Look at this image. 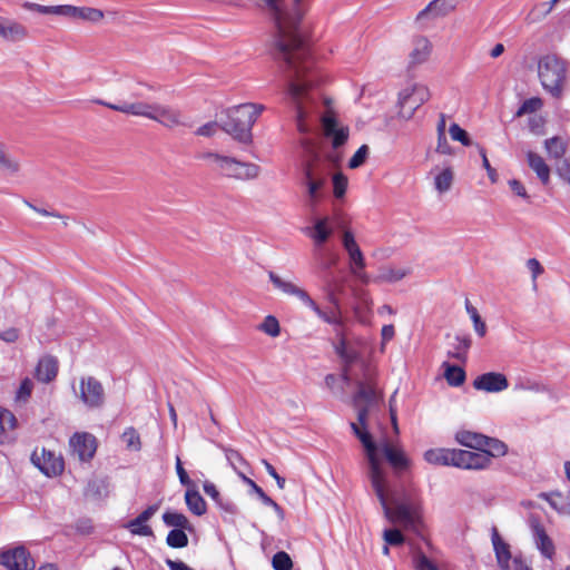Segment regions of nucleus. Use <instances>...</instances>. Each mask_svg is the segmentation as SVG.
<instances>
[{
  "label": "nucleus",
  "mask_w": 570,
  "mask_h": 570,
  "mask_svg": "<svg viewBox=\"0 0 570 570\" xmlns=\"http://www.w3.org/2000/svg\"><path fill=\"white\" fill-rule=\"evenodd\" d=\"M306 0H293V11H287L285 0H259L262 6L272 17L277 40L276 45L283 55L286 68L285 76L287 78V94L296 111V125L301 132L309 131L307 117L309 114L307 80H303V76L309 70L308 49L297 33V24L304 14V6Z\"/></svg>",
  "instance_id": "f257e3e1"
},
{
  "label": "nucleus",
  "mask_w": 570,
  "mask_h": 570,
  "mask_svg": "<svg viewBox=\"0 0 570 570\" xmlns=\"http://www.w3.org/2000/svg\"><path fill=\"white\" fill-rule=\"evenodd\" d=\"M351 428L365 449L368 478L385 518L393 524L416 530L420 521L416 501L410 492L391 484L379 456L381 449L391 466L400 473L409 468L410 462L405 453L386 440L377 445L371 434L366 430H361L356 423H351Z\"/></svg>",
  "instance_id": "f03ea898"
},
{
  "label": "nucleus",
  "mask_w": 570,
  "mask_h": 570,
  "mask_svg": "<svg viewBox=\"0 0 570 570\" xmlns=\"http://www.w3.org/2000/svg\"><path fill=\"white\" fill-rule=\"evenodd\" d=\"M109 109L134 116L146 117L169 129L179 126L189 127L187 118L183 112L167 105L148 104L145 101H121L117 104H109Z\"/></svg>",
  "instance_id": "7ed1b4c3"
},
{
  "label": "nucleus",
  "mask_w": 570,
  "mask_h": 570,
  "mask_svg": "<svg viewBox=\"0 0 570 570\" xmlns=\"http://www.w3.org/2000/svg\"><path fill=\"white\" fill-rule=\"evenodd\" d=\"M196 158L206 161L220 176L236 180H254L262 173L261 166L255 163L242 161L235 157L216 151H202Z\"/></svg>",
  "instance_id": "20e7f679"
},
{
  "label": "nucleus",
  "mask_w": 570,
  "mask_h": 570,
  "mask_svg": "<svg viewBox=\"0 0 570 570\" xmlns=\"http://www.w3.org/2000/svg\"><path fill=\"white\" fill-rule=\"evenodd\" d=\"M264 107L255 104H243L227 111V119L222 122L220 129L240 144H250L252 128Z\"/></svg>",
  "instance_id": "39448f33"
},
{
  "label": "nucleus",
  "mask_w": 570,
  "mask_h": 570,
  "mask_svg": "<svg viewBox=\"0 0 570 570\" xmlns=\"http://www.w3.org/2000/svg\"><path fill=\"white\" fill-rule=\"evenodd\" d=\"M268 278L273 286L281 291L286 295H292L297 297L305 306L311 308L321 320L328 324H338L340 323V312H338V298L334 289H328L327 298L331 304H333L334 308L330 312H324L320 308L316 302L309 296V294L297 286L296 284L284 279L278 274L274 272L268 273Z\"/></svg>",
  "instance_id": "423d86ee"
},
{
  "label": "nucleus",
  "mask_w": 570,
  "mask_h": 570,
  "mask_svg": "<svg viewBox=\"0 0 570 570\" xmlns=\"http://www.w3.org/2000/svg\"><path fill=\"white\" fill-rule=\"evenodd\" d=\"M311 156L304 169L307 187L308 205L314 208L323 196L324 186L332 170V165L338 160V156H330V163L323 160L321 156L308 147Z\"/></svg>",
  "instance_id": "0eeeda50"
},
{
  "label": "nucleus",
  "mask_w": 570,
  "mask_h": 570,
  "mask_svg": "<svg viewBox=\"0 0 570 570\" xmlns=\"http://www.w3.org/2000/svg\"><path fill=\"white\" fill-rule=\"evenodd\" d=\"M538 75L542 87L551 96L560 98L567 78L566 62L554 56H543L538 62Z\"/></svg>",
  "instance_id": "6e6552de"
},
{
  "label": "nucleus",
  "mask_w": 570,
  "mask_h": 570,
  "mask_svg": "<svg viewBox=\"0 0 570 570\" xmlns=\"http://www.w3.org/2000/svg\"><path fill=\"white\" fill-rule=\"evenodd\" d=\"M431 97L428 86L423 83H411L399 92L400 115L410 119L414 111L426 102Z\"/></svg>",
  "instance_id": "1a4fd4ad"
},
{
  "label": "nucleus",
  "mask_w": 570,
  "mask_h": 570,
  "mask_svg": "<svg viewBox=\"0 0 570 570\" xmlns=\"http://www.w3.org/2000/svg\"><path fill=\"white\" fill-rule=\"evenodd\" d=\"M31 462L47 476H57L63 471V460L46 449L35 450Z\"/></svg>",
  "instance_id": "9d476101"
},
{
  "label": "nucleus",
  "mask_w": 570,
  "mask_h": 570,
  "mask_svg": "<svg viewBox=\"0 0 570 570\" xmlns=\"http://www.w3.org/2000/svg\"><path fill=\"white\" fill-rule=\"evenodd\" d=\"M0 563L9 570H32L35 562L23 547L2 551Z\"/></svg>",
  "instance_id": "9b49d317"
},
{
  "label": "nucleus",
  "mask_w": 570,
  "mask_h": 570,
  "mask_svg": "<svg viewBox=\"0 0 570 570\" xmlns=\"http://www.w3.org/2000/svg\"><path fill=\"white\" fill-rule=\"evenodd\" d=\"M376 400L375 389L370 383H360L355 395V404L358 409L357 425L361 430H366V416L368 406Z\"/></svg>",
  "instance_id": "f8f14e48"
},
{
  "label": "nucleus",
  "mask_w": 570,
  "mask_h": 570,
  "mask_svg": "<svg viewBox=\"0 0 570 570\" xmlns=\"http://www.w3.org/2000/svg\"><path fill=\"white\" fill-rule=\"evenodd\" d=\"M80 399L89 407H98L104 403V386L92 376L80 381Z\"/></svg>",
  "instance_id": "ddd939ff"
},
{
  "label": "nucleus",
  "mask_w": 570,
  "mask_h": 570,
  "mask_svg": "<svg viewBox=\"0 0 570 570\" xmlns=\"http://www.w3.org/2000/svg\"><path fill=\"white\" fill-rule=\"evenodd\" d=\"M490 454L488 452H472L458 450L455 468L466 470H484L490 466Z\"/></svg>",
  "instance_id": "4468645a"
},
{
  "label": "nucleus",
  "mask_w": 570,
  "mask_h": 570,
  "mask_svg": "<svg viewBox=\"0 0 570 570\" xmlns=\"http://www.w3.org/2000/svg\"><path fill=\"white\" fill-rule=\"evenodd\" d=\"M322 129L326 138L332 140L333 148L343 146L348 138V128L337 122L333 115L322 117Z\"/></svg>",
  "instance_id": "2eb2a0df"
},
{
  "label": "nucleus",
  "mask_w": 570,
  "mask_h": 570,
  "mask_svg": "<svg viewBox=\"0 0 570 570\" xmlns=\"http://www.w3.org/2000/svg\"><path fill=\"white\" fill-rule=\"evenodd\" d=\"M62 17L72 21H83L89 23H97L104 20L105 12L100 9L91 7H76L71 4H63Z\"/></svg>",
  "instance_id": "dca6fc26"
},
{
  "label": "nucleus",
  "mask_w": 570,
  "mask_h": 570,
  "mask_svg": "<svg viewBox=\"0 0 570 570\" xmlns=\"http://www.w3.org/2000/svg\"><path fill=\"white\" fill-rule=\"evenodd\" d=\"M158 511V505L153 504L149 505L146 510H144L140 514H138L135 519L128 521L125 524V528L129 530L132 535L139 537H154L153 528L148 524V521L156 514Z\"/></svg>",
  "instance_id": "f3484780"
},
{
  "label": "nucleus",
  "mask_w": 570,
  "mask_h": 570,
  "mask_svg": "<svg viewBox=\"0 0 570 570\" xmlns=\"http://www.w3.org/2000/svg\"><path fill=\"white\" fill-rule=\"evenodd\" d=\"M69 443L73 454L81 461L90 460L97 450L96 439L89 433H76Z\"/></svg>",
  "instance_id": "a211bd4d"
},
{
  "label": "nucleus",
  "mask_w": 570,
  "mask_h": 570,
  "mask_svg": "<svg viewBox=\"0 0 570 570\" xmlns=\"http://www.w3.org/2000/svg\"><path fill=\"white\" fill-rule=\"evenodd\" d=\"M473 386L475 390L479 391L497 393L507 390L509 386V382L505 375L497 372H489L479 375L474 380Z\"/></svg>",
  "instance_id": "6ab92c4d"
},
{
  "label": "nucleus",
  "mask_w": 570,
  "mask_h": 570,
  "mask_svg": "<svg viewBox=\"0 0 570 570\" xmlns=\"http://www.w3.org/2000/svg\"><path fill=\"white\" fill-rule=\"evenodd\" d=\"M333 222L330 217L315 219L312 227L306 229V235L313 240L315 248H321L333 234Z\"/></svg>",
  "instance_id": "aec40b11"
},
{
  "label": "nucleus",
  "mask_w": 570,
  "mask_h": 570,
  "mask_svg": "<svg viewBox=\"0 0 570 570\" xmlns=\"http://www.w3.org/2000/svg\"><path fill=\"white\" fill-rule=\"evenodd\" d=\"M29 31L27 27L18 21L0 19V38L8 42H19L27 39Z\"/></svg>",
  "instance_id": "412c9836"
},
{
  "label": "nucleus",
  "mask_w": 570,
  "mask_h": 570,
  "mask_svg": "<svg viewBox=\"0 0 570 570\" xmlns=\"http://www.w3.org/2000/svg\"><path fill=\"white\" fill-rule=\"evenodd\" d=\"M412 273L410 266L386 265L379 269L377 275L373 278L374 283H397Z\"/></svg>",
  "instance_id": "4be33fe9"
},
{
  "label": "nucleus",
  "mask_w": 570,
  "mask_h": 570,
  "mask_svg": "<svg viewBox=\"0 0 570 570\" xmlns=\"http://www.w3.org/2000/svg\"><path fill=\"white\" fill-rule=\"evenodd\" d=\"M491 540L493 544V550L495 552L498 566L502 570H508L511 560L510 546L501 538L497 528L492 529Z\"/></svg>",
  "instance_id": "5701e85b"
},
{
  "label": "nucleus",
  "mask_w": 570,
  "mask_h": 570,
  "mask_svg": "<svg viewBox=\"0 0 570 570\" xmlns=\"http://www.w3.org/2000/svg\"><path fill=\"white\" fill-rule=\"evenodd\" d=\"M432 51V43L425 37H416L413 39V48L409 53L411 66H417L425 62Z\"/></svg>",
  "instance_id": "b1692460"
},
{
  "label": "nucleus",
  "mask_w": 570,
  "mask_h": 570,
  "mask_svg": "<svg viewBox=\"0 0 570 570\" xmlns=\"http://www.w3.org/2000/svg\"><path fill=\"white\" fill-rule=\"evenodd\" d=\"M58 374V361L56 357L46 355L41 357L36 367V377L42 383H49Z\"/></svg>",
  "instance_id": "393cba45"
},
{
  "label": "nucleus",
  "mask_w": 570,
  "mask_h": 570,
  "mask_svg": "<svg viewBox=\"0 0 570 570\" xmlns=\"http://www.w3.org/2000/svg\"><path fill=\"white\" fill-rule=\"evenodd\" d=\"M456 449H431L424 453L426 462L434 465H453L456 463Z\"/></svg>",
  "instance_id": "a878e982"
},
{
  "label": "nucleus",
  "mask_w": 570,
  "mask_h": 570,
  "mask_svg": "<svg viewBox=\"0 0 570 570\" xmlns=\"http://www.w3.org/2000/svg\"><path fill=\"white\" fill-rule=\"evenodd\" d=\"M532 531L537 548L546 558L552 559L554 554V544L548 537L544 528L540 523L535 522L532 523Z\"/></svg>",
  "instance_id": "bb28decb"
},
{
  "label": "nucleus",
  "mask_w": 570,
  "mask_h": 570,
  "mask_svg": "<svg viewBox=\"0 0 570 570\" xmlns=\"http://www.w3.org/2000/svg\"><path fill=\"white\" fill-rule=\"evenodd\" d=\"M17 426V419L7 409L0 407V444L13 441L12 432Z\"/></svg>",
  "instance_id": "cd10ccee"
},
{
  "label": "nucleus",
  "mask_w": 570,
  "mask_h": 570,
  "mask_svg": "<svg viewBox=\"0 0 570 570\" xmlns=\"http://www.w3.org/2000/svg\"><path fill=\"white\" fill-rule=\"evenodd\" d=\"M455 8V4H448L444 0H433L426 8L419 12L416 21L421 22L426 17L432 18L446 16Z\"/></svg>",
  "instance_id": "c85d7f7f"
},
{
  "label": "nucleus",
  "mask_w": 570,
  "mask_h": 570,
  "mask_svg": "<svg viewBox=\"0 0 570 570\" xmlns=\"http://www.w3.org/2000/svg\"><path fill=\"white\" fill-rule=\"evenodd\" d=\"M527 160L529 167L537 174L541 183L547 185L550 180V168L544 159L533 151H528Z\"/></svg>",
  "instance_id": "c756f323"
},
{
  "label": "nucleus",
  "mask_w": 570,
  "mask_h": 570,
  "mask_svg": "<svg viewBox=\"0 0 570 570\" xmlns=\"http://www.w3.org/2000/svg\"><path fill=\"white\" fill-rule=\"evenodd\" d=\"M456 441L471 449L481 450L487 443V436L471 431H460L455 436Z\"/></svg>",
  "instance_id": "7c9ffc66"
},
{
  "label": "nucleus",
  "mask_w": 570,
  "mask_h": 570,
  "mask_svg": "<svg viewBox=\"0 0 570 570\" xmlns=\"http://www.w3.org/2000/svg\"><path fill=\"white\" fill-rule=\"evenodd\" d=\"M20 160L6 151L4 146L0 150V171L6 176H16L20 171Z\"/></svg>",
  "instance_id": "2f4dec72"
},
{
  "label": "nucleus",
  "mask_w": 570,
  "mask_h": 570,
  "mask_svg": "<svg viewBox=\"0 0 570 570\" xmlns=\"http://www.w3.org/2000/svg\"><path fill=\"white\" fill-rule=\"evenodd\" d=\"M119 439L125 445V449L129 452H139L142 448L141 438L138 431L132 426L126 428Z\"/></svg>",
  "instance_id": "473e14b6"
},
{
  "label": "nucleus",
  "mask_w": 570,
  "mask_h": 570,
  "mask_svg": "<svg viewBox=\"0 0 570 570\" xmlns=\"http://www.w3.org/2000/svg\"><path fill=\"white\" fill-rule=\"evenodd\" d=\"M185 501L191 513L196 515L206 513V502L197 490L188 489L185 493Z\"/></svg>",
  "instance_id": "72a5a7b5"
},
{
  "label": "nucleus",
  "mask_w": 570,
  "mask_h": 570,
  "mask_svg": "<svg viewBox=\"0 0 570 570\" xmlns=\"http://www.w3.org/2000/svg\"><path fill=\"white\" fill-rule=\"evenodd\" d=\"M163 521L167 527H171L174 529L180 530H193V525L187 519V517L180 512L175 511H166L163 514Z\"/></svg>",
  "instance_id": "f704fd0d"
},
{
  "label": "nucleus",
  "mask_w": 570,
  "mask_h": 570,
  "mask_svg": "<svg viewBox=\"0 0 570 570\" xmlns=\"http://www.w3.org/2000/svg\"><path fill=\"white\" fill-rule=\"evenodd\" d=\"M454 180V173L451 167L443 168L435 175L434 187L440 194L449 191Z\"/></svg>",
  "instance_id": "c9c22d12"
},
{
  "label": "nucleus",
  "mask_w": 570,
  "mask_h": 570,
  "mask_svg": "<svg viewBox=\"0 0 570 570\" xmlns=\"http://www.w3.org/2000/svg\"><path fill=\"white\" fill-rule=\"evenodd\" d=\"M444 376L450 385L460 386L464 383L465 373L461 367L448 363H444Z\"/></svg>",
  "instance_id": "e433bc0d"
},
{
  "label": "nucleus",
  "mask_w": 570,
  "mask_h": 570,
  "mask_svg": "<svg viewBox=\"0 0 570 570\" xmlns=\"http://www.w3.org/2000/svg\"><path fill=\"white\" fill-rule=\"evenodd\" d=\"M482 452H488L490 454V463L492 462V458L502 456L507 453V445L500 440L488 438L487 443L481 449Z\"/></svg>",
  "instance_id": "4c0bfd02"
},
{
  "label": "nucleus",
  "mask_w": 570,
  "mask_h": 570,
  "mask_svg": "<svg viewBox=\"0 0 570 570\" xmlns=\"http://www.w3.org/2000/svg\"><path fill=\"white\" fill-rule=\"evenodd\" d=\"M203 489H204V492L208 497H210L219 507L224 508L225 510L229 511L230 513L235 512V508L230 502H226V503L223 502L220 493L214 483L206 481L203 485Z\"/></svg>",
  "instance_id": "58836bf2"
},
{
  "label": "nucleus",
  "mask_w": 570,
  "mask_h": 570,
  "mask_svg": "<svg viewBox=\"0 0 570 570\" xmlns=\"http://www.w3.org/2000/svg\"><path fill=\"white\" fill-rule=\"evenodd\" d=\"M544 146L548 154L556 159L561 158L566 153V142L559 137L547 139Z\"/></svg>",
  "instance_id": "ea45409f"
},
{
  "label": "nucleus",
  "mask_w": 570,
  "mask_h": 570,
  "mask_svg": "<svg viewBox=\"0 0 570 570\" xmlns=\"http://www.w3.org/2000/svg\"><path fill=\"white\" fill-rule=\"evenodd\" d=\"M166 542L171 548H184L188 544V537L185 530L173 529L167 534Z\"/></svg>",
  "instance_id": "a19ab883"
},
{
  "label": "nucleus",
  "mask_w": 570,
  "mask_h": 570,
  "mask_svg": "<svg viewBox=\"0 0 570 570\" xmlns=\"http://www.w3.org/2000/svg\"><path fill=\"white\" fill-rule=\"evenodd\" d=\"M23 7L30 11H36L41 14H56V16L62 17V13H63V11H62L63 4L42 6V4H38V3L27 2V3H24Z\"/></svg>",
  "instance_id": "79ce46f5"
},
{
  "label": "nucleus",
  "mask_w": 570,
  "mask_h": 570,
  "mask_svg": "<svg viewBox=\"0 0 570 570\" xmlns=\"http://www.w3.org/2000/svg\"><path fill=\"white\" fill-rule=\"evenodd\" d=\"M258 328L271 337H277L281 333L279 322L273 315L266 316Z\"/></svg>",
  "instance_id": "37998d69"
},
{
  "label": "nucleus",
  "mask_w": 570,
  "mask_h": 570,
  "mask_svg": "<svg viewBox=\"0 0 570 570\" xmlns=\"http://www.w3.org/2000/svg\"><path fill=\"white\" fill-rule=\"evenodd\" d=\"M543 102L540 98L533 97L523 101L520 108L515 112V117H522L527 114L538 111L542 107Z\"/></svg>",
  "instance_id": "c03bdc74"
},
{
  "label": "nucleus",
  "mask_w": 570,
  "mask_h": 570,
  "mask_svg": "<svg viewBox=\"0 0 570 570\" xmlns=\"http://www.w3.org/2000/svg\"><path fill=\"white\" fill-rule=\"evenodd\" d=\"M449 135L452 140L459 141L463 146L472 145V140L470 139L469 134L455 122L450 126Z\"/></svg>",
  "instance_id": "a18cd8bd"
},
{
  "label": "nucleus",
  "mask_w": 570,
  "mask_h": 570,
  "mask_svg": "<svg viewBox=\"0 0 570 570\" xmlns=\"http://www.w3.org/2000/svg\"><path fill=\"white\" fill-rule=\"evenodd\" d=\"M272 563L275 570H291L293 567L292 559L284 551L275 553Z\"/></svg>",
  "instance_id": "49530a36"
},
{
  "label": "nucleus",
  "mask_w": 570,
  "mask_h": 570,
  "mask_svg": "<svg viewBox=\"0 0 570 570\" xmlns=\"http://www.w3.org/2000/svg\"><path fill=\"white\" fill-rule=\"evenodd\" d=\"M333 193L336 198H341L345 195L346 188H347V178L341 174H334L333 175Z\"/></svg>",
  "instance_id": "de8ad7c7"
},
{
  "label": "nucleus",
  "mask_w": 570,
  "mask_h": 570,
  "mask_svg": "<svg viewBox=\"0 0 570 570\" xmlns=\"http://www.w3.org/2000/svg\"><path fill=\"white\" fill-rule=\"evenodd\" d=\"M525 265L531 273L532 287L533 289H537V278L544 272V268L537 258H529Z\"/></svg>",
  "instance_id": "09e8293b"
},
{
  "label": "nucleus",
  "mask_w": 570,
  "mask_h": 570,
  "mask_svg": "<svg viewBox=\"0 0 570 570\" xmlns=\"http://www.w3.org/2000/svg\"><path fill=\"white\" fill-rule=\"evenodd\" d=\"M368 156V147L366 145H362L353 157L348 161V167L352 169L358 168L362 166Z\"/></svg>",
  "instance_id": "8fccbe9b"
},
{
  "label": "nucleus",
  "mask_w": 570,
  "mask_h": 570,
  "mask_svg": "<svg viewBox=\"0 0 570 570\" xmlns=\"http://www.w3.org/2000/svg\"><path fill=\"white\" fill-rule=\"evenodd\" d=\"M416 570H440L424 553L417 552L414 557Z\"/></svg>",
  "instance_id": "3c124183"
},
{
  "label": "nucleus",
  "mask_w": 570,
  "mask_h": 570,
  "mask_svg": "<svg viewBox=\"0 0 570 570\" xmlns=\"http://www.w3.org/2000/svg\"><path fill=\"white\" fill-rule=\"evenodd\" d=\"M416 570H440L424 553L417 552L414 557Z\"/></svg>",
  "instance_id": "603ef678"
},
{
  "label": "nucleus",
  "mask_w": 570,
  "mask_h": 570,
  "mask_svg": "<svg viewBox=\"0 0 570 570\" xmlns=\"http://www.w3.org/2000/svg\"><path fill=\"white\" fill-rule=\"evenodd\" d=\"M385 543L391 546H400L404 542V537L397 529H386L383 532Z\"/></svg>",
  "instance_id": "864d4df0"
},
{
  "label": "nucleus",
  "mask_w": 570,
  "mask_h": 570,
  "mask_svg": "<svg viewBox=\"0 0 570 570\" xmlns=\"http://www.w3.org/2000/svg\"><path fill=\"white\" fill-rule=\"evenodd\" d=\"M347 256L350 271L356 267H366L365 258L360 247L356 248L355 252L352 250L347 253Z\"/></svg>",
  "instance_id": "5fc2aeb1"
},
{
  "label": "nucleus",
  "mask_w": 570,
  "mask_h": 570,
  "mask_svg": "<svg viewBox=\"0 0 570 570\" xmlns=\"http://www.w3.org/2000/svg\"><path fill=\"white\" fill-rule=\"evenodd\" d=\"M238 474L243 479V481L252 488V490L257 494V497L262 500L264 504L272 502V498H269L264 492V490L259 485H257L252 479L247 478L244 473L238 472Z\"/></svg>",
  "instance_id": "6e6d98bb"
},
{
  "label": "nucleus",
  "mask_w": 570,
  "mask_h": 570,
  "mask_svg": "<svg viewBox=\"0 0 570 570\" xmlns=\"http://www.w3.org/2000/svg\"><path fill=\"white\" fill-rule=\"evenodd\" d=\"M219 128L220 125L217 121H209L198 127L197 130L195 131V135L202 137H213L216 135Z\"/></svg>",
  "instance_id": "4d7b16f0"
},
{
  "label": "nucleus",
  "mask_w": 570,
  "mask_h": 570,
  "mask_svg": "<svg viewBox=\"0 0 570 570\" xmlns=\"http://www.w3.org/2000/svg\"><path fill=\"white\" fill-rule=\"evenodd\" d=\"M32 389V381L30 379H24L17 391V400L26 402L30 397Z\"/></svg>",
  "instance_id": "13d9d810"
},
{
  "label": "nucleus",
  "mask_w": 570,
  "mask_h": 570,
  "mask_svg": "<svg viewBox=\"0 0 570 570\" xmlns=\"http://www.w3.org/2000/svg\"><path fill=\"white\" fill-rule=\"evenodd\" d=\"M342 245L346 253H350L352 250L355 252V249L360 247L355 240L353 233L348 229H345L342 234Z\"/></svg>",
  "instance_id": "bf43d9fd"
},
{
  "label": "nucleus",
  "mask_w": 570,
  "mask_h": 570,
  "mask_svg": "<svg viewBox=\"0 0 570 570\" xmlns=\"http://www.w3.org/2000/svg\"><path fill=\"white\" fill-rule=\"evenodd\" d=\"M436 153L442 155H453L454 150L446 139V135H438Z\"/></svg>",
  "instance_id": "052dcab7"
},
{
  "label": "nucleus",
  "mask_w": 570,
  "mask_h": 570,
  "mask_svg": "<svg viewBox=\"0 0 570 570\" xmlns=\"http://www.w3.org/2000/svg\"><path fill=\"white\" fill-rule=\"evenodd\" d=\"M479 150H480V155H481V157H482V166H483V168L487 170L488 176H489V179H490L492 183H495V181H497V179H498V174H497L495 169H494V168H492V166L490 165V163H489V159H488V157H487V153H485L484 148L479 146Z\"/></svg>",
  "instance_id": "680f3d73"
},
{
  "label": "nucleus",
  "mask_w": 570,
  "mask_h": 570,
  "mask_svg": "<svg viewBox=\"0 0 570 570\" xmlns=\"http://www.w3.org/2000/svg\"><path fill=\"white\" fill-rule=\"evenodd\" d=\"M225 456L228 463L232 465V468L236 471L237 465L244 463L243 456L239 454L238 451L233 449H224Z\"/></svg>",
  "instance_id": "e2e57ef3"
},
{
  "label": "nucleus",
  "mask_w": 570,
  "mask_h": 570,
  "mask_svg": "<svg viewBox=\"0 0 570 570\" xmlns=\"http://www.w3.org/2000/svg\"><path fill=\"white\" fill-rule=\"evenodd\" d=\"M508 184L514 195H517L525 200H529V195L527 193V189L520 180L511 179V180H509Z\"/></svg>",
  "instance_id": "0e129e2a"
},
{
  "label": "nucleus",
  "mask_w": 570,
  "mask_h": 570,
  "mask_svg": "<svg viewBox=\"0 0 570 570\" xmlns=\"http://www.w3.org/2000/svg\"><path fill=\"white\" fill-rule=\"evenodd\" d=\"M262 462H263V465L265 466V469H266L267 473H268L273 479H275V481H276V483H277L278 488H279V489H284V487H285V479H284L283 476H281V475L276 472L275 468H274V466H273L268 461L263 460Z\"/></svg>",
  "instance_id": "69168bd1"
},
{
  "label": "nucleus",
  "mask_w": 570,
  "mask_h": 570,
  "mask_svg": "<svg viewBox=\"0 0 570 570\" xmlns=\"http://www.w3.org/2000/svg\"><path fill=\"white\" fill-rule=\"evenodd\" d=\"M176 472L179 478V481L183 485L189 487L191 484V480L189 479L186 470L184 469L180 459L177 456L176 459Z\"/></svg>",
  "instance_id": "338daca9"
},
{
  "label": "nucleus",
  "mask_w": 570,
  "mask_h": 570,
  "mask_svg": "<svg viewBox=\"0 0 570 570\" xmlns=\"http://www.w3.org/2000/svg\"><path fill=\"white\" fill-rule=\"evenodd\" d=\"M337 352L346 363H352L356 358V353L354 351H350L344 341L341 342L337 347Z\"/></svg>",
  "instance_id": "774afa93"
}]
</instances>
